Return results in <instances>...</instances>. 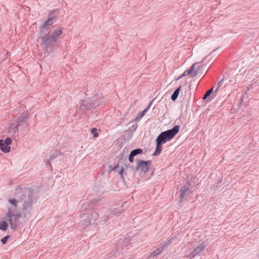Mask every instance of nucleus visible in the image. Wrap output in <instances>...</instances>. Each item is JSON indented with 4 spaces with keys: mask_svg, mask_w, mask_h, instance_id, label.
<instances>
[{
    "mask_svg": "<svg viewBox=\"0 0 259 259\" xmlns=\"http://www.w3.org/2000/svg\"><path fill=\"white\" fill-rule=\"evenodd\" d=\"M15 193L19 199L12 197L8 198L7 206L8 212L6 217L12 229L16 228V221H14L12 218L14 212L17 210L19 202H22L21 211L24 216L30 212L32 203V192L30 189L18 186L15 189Z\"/></svg>",
    "mask_w": 259,
    "mask_h": 259,
    "instance_id": "1",
    "label": "nucleus"
},
{
    "mask_svg": "<svg viewBox=\"0 0 259 259\" xmlns=\"http://www.w3.org/2000/svg\"><path fill=\"white\" fill-rule=\"evenodd\" d=\"M62 34V29L59 28L41 37V45L45 52L50 53L56 49L58 39Z\"/></svg>",
    "mask_w": 259,
    "mask_h": 259,
    "instance_id": "2",
    "label": "nucleus"
},
{
    "mask_svg": "<svg viewBox=\"0 0 259 259\" xmlns=\"http://www.w3.org/2000/svg\"><path fill=\"white\" fill-rule=\"evenodd\" d=\"M180 126L175 125L172 128L161 133L156 140V147L153 155H159L162 148V144L171 140L179 132Z\"/></svg>",
    "mask_w": 259,
    "mask_h": 259,
    "instance_id": "3",
    "label": "nucleus"
},
{
    "mask_svg": "<svg viewBox=\"0 0 259 259\" xmlns=\"http://www.w3.org/2000/svg\"><path fill=\"white\" fill-rule=\"evenodd\" d=\"M180 126L175 125L172 128L161 133L156 140V147L153 155H159L162 148V144L171 140L179 132Z\"/></svg>",
    "mask_w": 259,
    "mask_h": 259,
    "instance_id": "4",
    "label": "nucleus"
},
{
    "mask_svg": "<svg viewBox=\"0 0 259 259\" xmlns=\"http://www.w3.org/2000/svg\"><path fill=\"white\" fill-rule=\"evenodd\" d=\"M207 245L205 242L200 243H188L185 246V257L192 258L201 253Z\"/></svg>",
    "mask_w": 259,
    "mask_h": 259,
    "instance_id": "5",
    "label": "nucleus"
},
{
    "mask_svg": "<svg viewBox=\"0 0 259 259\" xmlns=\"http://www.w3.org/2000/svg\"><path fill=\"white\" fill-rule=\"evenodd\" d=\"M105 102V99L102 94H96L93 98L92 102L84 100L80 105L82 110H89L92 108H95L103 104Z\"/></svg>",
    "mask_w": 259,
    "mask_h": 259,
    "instance_id": "6",
    "label": "nucleus"
},
{
    "mask_svg": "<svg viewBox=\"0 0 259 259\" xmlns=\"http://www.w3.org/2000/svg\"><path fill=\"white\" fill-rule=\"evenodd\" d=\"M53 12L50 14L49 16V18L47 20H46L43 24L40 26V28L41 31L45 29H47V31H46V33L50 32L49 31V29H50V27L52 26V25L56 21V16H54L53 15Z\"/></svg>",
    "mask_w": 259,
    "mask_h": 259,
    "instance_id": "7",
    "label": "nucleus"
},
{
    "mask_svg": "<svg viewBox=\"0 0 259 259\" xmlns=\"http://www.w3.org/2000/svg\"><path fill=\"white\" fill-rule=\"evenodd\" d=\"M151 163L150 160L143 161L139 160L137 163V170H140L142 172L145 173L149 169V165Z\"/></svg>",
    "mask_w": 259,
    "mask_h": 259,
    "instance_id": "8",
    "label": "nucleus"
},
{
    "mask_svg": "<svg viewBox=\"0 0 259 259\" xmlns=\"http://www.w3.org/2000/svg\"><path fill=\"white\" fill-rule=\"evenodd\" d=\"M87 214L89 218L88 220L84 221L86 226H89L90 224L91 220L96 221L98 218V213L93 210L89 211Z\"/></svg>",
    "mask_w": 259,
    "mask_h": 259,
    "instance_id": "9",
    "label": "nucleus"
},
{
    "mask_svg": "<svg viewBox=\"0 0 259 259\" xmlns=\"http://www.w3.org/2000/svg\"><path fill=\"white\" fill-rule=\"evenodd\" d=\"M190 184L189 182L186 183L183 187L180 189V196L181 200H183L188 194L190 190Z\"/></svg>",
    "mask_w": 259,
    "mask_h": 259,
    "instance_id": "10",
    "label": "nucleus"
},
{
    "mask_svg": "<svg viewBox=\"0 0 259 259\" xmlns=\"http://www.w3.org/2000/svg\"><path fill=\"white\" fill-rule=\"evenodd\" d=\"M195 66H191V67L189 69H187L184 72V73L181 75V77H184L188 75L192 78L195 77L197 75V71L194 69Z\"/></svg>",
    "mask_w": 259,
    "mask_h": 259,
    "instance_id": "11",
    "label": "nucleus"
},
{
    "mask_svg": "<svg viewBox=\"0 0 259 259\" xmlns=\"http://www.w3.org/2000/svg\"><path fill=\"white\" fill-rule=\"evenodd\" d=\"M18 124L16 126H13L12 124L10 125L9 128V132L12 136L18 135Z\"/></svg>",
    "mask_w": 259,
    "mask_h": 259,
    "instance_id": "12",
    "label": "nucleus"
},
{
    "mask_svg": "<svg viewBox=\"0 0 259 259\" xmlns=\"http://www.w3.org/2000/svg\"><path fill=\"white\" fill-rule=\"evenodd\" d=\"M0 149L4 153H8L10 152L11 148L9 146L4 144L3 140H0Z\"/></svg>",
    "mask_w": 259,
    "mask_h": 259,
    "instance_id": "13",
    "label": "nucleus"
},
{
    "mask_svg": "<svg viewBox=\"0 0 259 259\" xmlns=\"http://www.w3.org/2000/svg\"><path fill=\"white\" fill-rule=\"evenodd\" d=\"M163 250V247L161 246H160L159 248H158L157 249L153 251L152 252H151V254L149 255V256L147 257V259H149L151 257H156L157 255H158L162 252Z\"/></svg>",
    "mask_w": 259,
    "mask_h": 259,
    "instance_id": "14",
    "label": "nucleus"
},
{
    "mask_svg": "<svg viewBox=\"0 0 259 259\" xmlns=\"http://www.w3.org/2000/svg\"><path fill=\"white\" fill-rule=\"evenodd\" d=\"M226 84H224V78L220 80L217 85V88L215 89L214 92H217L218 91H223Z\"/></svg>",
    "mask_w": 259,
    "mask_h": 259,
    "instance_id": "15",
    "label": "nucleus"
},
{
    "mask_svg": "<svg viewBox=\"0 0 259 259\" xmlns=\"http://www.w3.org/2000/svg\"><path fill=\"white\" fill-rule=\"evenodd\" d=\"M27 121V115L26 114H23L21 115L19 118L17 120L18 125H21L23 123L26 122Z\"/></svg>",
    "mask_w": 259,
    "mask_h": 259,
    "instance_id": "16",
    "label": "nucleus"
},
{
    "mask_svg": "<svg viewBox=\"0 0 259 259\" xmlns=\"http://www.w3.org/2000/svg\"><path fill=\"white\" fill-rule=\"evenodd\" d=\"M181 86H180L173 93V94H172V95L171 96V100L175 101V100H176L177 99V98H178V96L179 95L180 90H181Z\"/></svg>",
    "mask_w": 259,
    "mask_h": 259,
    "instance_id": "17",
    "label": "nucleus"
},
{
    "mask_svg": "<svg viewBox=\"0 0 259 259\" xmlns=\"http://www.w3.org/2000/svg\"><path fill=\"white\" fill-rule=\"evenodd\" d=\"M8 227V224L5 221L0 222V229L3 231H6Z\"/></svg>",
    "mask_w": 259,
    "mask_h": 259,
    "instance_id": "18",
    "label": "nucleus"
},
{
    "mask_svg": "<svg viewBox=\"0 0 259 259\" xmlns=\"http://www.w3.org/2000/svg\"><path fill=\"white\" fill-rule=\"evenodd\" d=\"M142 152V150L141 149L138 148V149H135V150L132 151V152H131L130 154L131 155H133L134 157H135L137 155L141 154Z\"/></svg>",
    "mask_w": 259,
    "mask_h": 259,
    "instance_id": "19",
    "label": "nucleus"
},
{
    "mask_svg": "<svg viewBox=\"0 0 259 259\" xmlns=\"http://www.w3.org/2000/svg\"><path fill=\"white\" fill-rule=\"evenodd\" d=\"M214 87L209 90L204 95L203 99L205 100L213 92L214 90Z\"/></svg>",
    "mask_w": 259,
    "mask_h": 259,
    "instance_id": "20",
    "label": "nucleus"
},
{
    "mask_svg": "<svg viewBox=\"0 0 259 259\" xmlns=\"http://www.w3.org/2000/svg\"><path fill=\"white\" fill-rule=\"evenodd\" d=\"M174 240V238L172 237L171 238H170V239L167 240L166 242H164L163 244H161L160 245L164 249L165 247H166L167 245H168L169 244H170L172 242V240Z\"/></svg>",
    "mask_w": 259,
    "mask_h": 259,
    "instance_id": "21",
    "label": "nucleus"
},
{
    "mask_svg": "<svg viewBox=\"0 0 259 259\" xmlns=\"http://www.w3.org/2000/svg\"><path fill=\"white\" fill-rule=\"evenodd\" d=\"M145 114V113H144V111L139 112L137 116H136L135 120L139 121L141 120V119L144 116Z\"/></svg>",
    "mask_w": 259,
    "mask_h": 259,
    "instance_id": "22",
    "label": "nucleus"
},
{
    "mask_svg": "<svg viewBox=\"0 0 259 259\" xmlns=\"http://www.w3.org/2000/svg\"><path fill=\"white\" fill-rule=\"evenodd\" d=\"M92 133L93 135V137L96 138L98 136V133L97 132V129L96 128H93L92 129Z\"/></svg>",
    "mask_w": 259,
    "mask_h": 259,
    "instance_id": "23",
    "label": "nucleus"
},
{
    "mask_svg": "<svg viewBox=\"0 0 259 259\" xmlns=\"http://www.w3.org/2000/svg\"><path fill=\"white\" fill-rule=\"evenodd\" d=\"M4 141V144H6L7 146H9L12 143V140L10 138H7Z\"/></svg>",
    "mask_w": 259,
    "mask_h": 259,
    "instance_id": "24",
    "label": "nucleus"
},
{
    "mask_svg": "<svg viewBox=\"0 0 259 259\" xmlns=\"http://www.w3.org/2000/svg\"><path fill=\"white\" fill-rule=\"evenodd\" d=\"M119 213V212H118L115 210L112 211L111 213L109 214L108 215H107V218H110L111 217V215L112 214H113L114 215H118Z\"/></svg>",
    "mask_w": 259,
    "mask_h": 259,
    "instance_id": "25",
    "label": "nucleus"
},
{
    "mask_svg": "<svg viewBox=\"0 0 259 259\" xmlns=\"http://www.w3.org/2000/svg\"><path fill=\"white\" fill-rule=\"evenodd\" d=\"M55 157L52 156L49 160L46 162V165L47 166H51V161Z\"/></svg>",
    "mask_w": 259,
    "mask_h": 259,
    "instance_id": "26",
    "label": "nucleus"
},
{
    "mask_svg": "<svg viewBox=\"0 0 259 259\" xmlns=\"http://www.w3.org/2000/svg\"><path fill=\"white\" fill-rule=\"evenodd\" d=\"M15 217V219H18L21 217V214L19 212H14V215L13 217Z\"/></svg>",
    "mask_w": 259,
    "mask_h": 259,
    "instance_id": "27",
    "label": "nucleus"
},
{
    "mask_svg": "<svg viewBox=\"0 0 259 259\" xmlns=\"http://www.w3.org/2000/svg\"><path fill=\"white\" fill-rule=\"evenodd\" d=\"M8 238V236H6V237L3 238L1 240L2 243L4 244H6Z\"/></svg>",
    "mask_w": 259,
    "mask_h": 259,
    "instance_id": "28",
    "label": "nucleus"
},
{
    "mask_svg": "<svg viewBox=\"0 0 259 259\" xmlns=\"http://www.w3.org/2000/svg\"><path fill=\"white\" fill-rule=\"evenodd\" d=\"M134 156L131 155V154H130V156H129V157H128V160L130 161V162L132 163L134 161Z\"/></svg>",
    "mask_w": 259,
    "mask_h": 259,
    "instance_id": "29",
    "label": "nucleus"
},
{
    "mask_svg": "<svg viewBox=\"0 0 259 259\" xmlns=\"http://www.w3.org/2000/svg\"><path fill=\"white\" fill-rule=\"evenodd\" d=\"M151 104L150 103L143 111H144V113H145L149 109L150 107V105H151Z\"/></svg>",
    "mask_w": 259,
    "mask_h": 259,
    "instance_id": "30",
    "label": "nucleus"
},
{
    "mask_svg": "<svg viewBox=\"0 0 259 259\" xmlns=\"http://www.w3.org/2000/svg\"><path fill=\"white\" fill-rule=\"evenodd\" d=\"M100 201L99 199H97V200H94V201H92L93 204H95L96 203H98Z\"/></svg>",
    "mask_w": 259,
    "mask_h": 259,
    "instance_id": "31",
    "label": "nucleus"
},
{
    "mask_svg": "<svg viewBox=\"0 0 259 259\" xmlns=\"http://www.w3.org/2000/svg\"><path fill=\"white\" fill-rule=\"evenodd\" d=\"M123 171V169L122 168V169L120 170V176L121 177H122V172Z\"/></svg>",
    "mask_w": 259,
    "mask_h": 259,
    "instance_id": "32",
    "label": "nucleus"
},
{
    "mask_svg": "<svg viewBox=\"0 0 259 259\" xmlns=\"http://www.w3.org/2000/svg\"><path fill=\"white\" fill-rule=\"evenodd\" d=\"M84 204V203L81 201L79 202L80 206H83Z\"/></svg>",
    "mask_w": 259,
    "mask_h": 259,
    "instance_id": "33",
    "label": "nucleus"
},
{
    "mask_svg": "<svg viewBox=\"0 0 259 259\" xmlns=\"http://www.w3.org/2000/svg\"><path fill=\"white\" fill-rule=\"evenodd\" d=\"M182 77H181V76H179V77H178L176 79V80H179V79H180V78H181Z\"/></svg>",
    "mask_w": 259,
    "mask_h": 259,
    "instance_id": "34",
    "label": "nucleus"
},
{
    "mask_svg": "<svg viewBox=\"0 0 259 259\" xmlns=\"http://www.w3.org/2000/svg\"><path fill=\"white\" fill-rule=\"evenodd\" d=\"M85 209V208H83V209H81V211H83Z\"/></svg>",
    "mask_w": 259,
    "mask_h": 259,
    "instance_id": "35",
    "label": "nucleus"
},
{
    "mask_svg": "<svg viewBox=\"0 0 259 259\" xmlns=\"http://www.w3.org/2000/svg\"><path fill=\"white\" fill-rule=\"evenodd\" d=\"M196 64H197V63H194V64H193L192 65H196Z\"/></svg>",
    "mask_w": 259,
    "mask_h": 259,
    "instance_id": "36",
    "label": "nucleus"
}]
</instances>
